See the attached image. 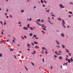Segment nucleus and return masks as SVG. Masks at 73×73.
Returning a JSON list of instances; mask_svg holds the SVG:
<instances>
[{
	"instance_id": "nucleus-1",
	"label": "nucleus",
	"mask_w": 73,
	"mask_h": 73,
	"mask_svg": "<svg viewBox=\"0 0 73 73\" xmlns=\"http://www.w3.org/2000/svg\"><path fill=\"white\" fill-rule=\"evenodd\" d=\"M42 29L44 31H46V29H45L46 28V26H44V24H42Z\"/></svg>"
},
{
	"instance_id": "nucleus-2",
	"label": "nucleus",
	"mask_w": 73,
	"mask_h": 73,
	"mask_svg": "<svg viewBox=\"0 0 73 73\" xmlns=\"http://www.w3.org/2000/svg\"><path fill=\"white\" fill-rule=\"evenodd\" d=\"M59 6L61 8H65V7L64 6H62V5L60 4L59 5Z\"/></svg>"
},
{
	"instance_id": "nucleus-3",
	"label": "nucleus",
	"mask_w": 73,
	"mask_h": 73,
	"mask_svg": "<svg viewBox=\"0 0 73 73\" xmlns=\"http://www.w3.org/2000/svg\"><path fill=\"white\" fill-rule=\"evenodd\" d=\"M63 57L62 56H60L58 57V58L59 59V60H62V59L63 58Z\"/></svg>"
},
{
	"instance_id": "nucleus-4",
	"label": "nucleus",
	"mask_w": 73,
	"mask_h": 73,
	"mask_svg": "<svg viewBox=\"0 0 73 73\" xmlns=\"http://www.w3.org/2000/svg\"><path fill=\"white\" fill-rule=\"evenodd\" d=\"M23 28L25 30H27L28 29V28L27 27H23Z\"/></svg>"
},
{
	"instance_id": "nucleus-5",
	"label": "nucleus",
	"mask_w": 73,
	"mask_h": 73,
	"mask_svg": "<svg viewBox=\"0 0 73 73\" xmlns=\"http://www.w3.org/2000/svg\"><path fill=\"white\" fill-rule=\"evenodd\" d=\"M61 35L62 37H64L65 36V35H64V33H61Z\"/></svg>"
},
{
	"instance_id": "nucleus-6",
	"label": "nucleus",
	"mask_w": 73,
	"mask_h": 73,
	"mask_svg": "<svg viewBox=\"0 0 73 73\" xmlns=\"http://www.w3.org/2000/svg\"><path fill=\"white\" fill-rule=\"evenodd\" d=\"M62 26L63 27H64V28H66V27L65 26V25H64V23H62Z\"/></svg>"
},
{
	"instance_id": "nucleus-7",
	"label": "nucleus",
	"mask_w": 73,
	"mask_h": 73,
	"mask_svg": "<svg viewBox=\"0 0 73 73\" xmlns=\"http://www.w3.org/2000/svg\"><path fill=\"white\" fill-rule=\"evenodd\" d=\"M34 48H38V49H39V47L37 46H35L34 47Z\"/></svg>"
},
{
	"instance_id": "nucleus-8",
	"label": "nucleus",
	"mask_w": 73,
	"mask_h": 73,
	"mask_svg": "<svg viewBox=\"0 0 73 73\" xmlns=\"http://www.w3.org/2000/svg\"><path fill=\"white\" fill-rule=\"evenodd\" d=\"M56 42L58 45H60V44L58 40H56Z\"/></svg>"
},
{
	"instance_id": "nucleus-9",
	"label": "nucleus",
	"mask_w": 73,
	"mask_h": 73,
	"mask_svg": "<svg viewBox=\"0 0 73 73\" xmlns=\"http://www.w3.org/2000/svg\"><path fill=\"white\" fill-rule=\"evenodd\" d=\"M65 50L66 52L67 53H69V50H68L66 48L65 49Z\"/></svg>"
},
{
	"instance_id": "nucleus-10",
	"label": "nucleus",
	"mask_w": 73,
	"mask_h": 73,
	"mask_svg": "<svg viewBox=\"0 0 73 73\" xmlns=\"http://www.w3.org/2000/svg\"><path fill=\"white\" fill-rule=\"evenodd\" d=\"M57 52V51H55L54 52V53H55V54H56V55H58V53Z\"/></svg>"
},
{
	"instance_id": "nucleus-11",
	"label": "nucleus",
	"mask_w": 73,
	"mask_h": 73,
	"mask_svg": "<svg viewBox=\"0 0 73 73\" xmlns=\"http://www.w3.org/2000/svg\"><path fill=\"white\" fill-rule=\"evenodd\" d=\"M57 20H59V21H61L62 20L60 18H58Z\"/></svg>"
},
{
	"instance_id": "nucleus-12",
	"label": "nucleus",
	"mask_w": 73,
	"mask_h": 73,
	"mask_svg": "<svg viewBox=\"0 0 73 73\" xmlns=\"http://www.w3.org/2000/svg\"><path fill=\"white\" fill-rule=\"evenodd\" d=\"M33 43L34 44H38V43L36 41L34 42Z\"/></svg>"
},
{
	"instance_id": "nucleus-13",
	"label": "nucleus",
	"mask_w": 73,
	"mask_h": 73,
	"mask_svg": "<svg viewBox=\"0 0 73 73\" xmlns=\"http://www.w3.org/2000/svg\"><path fill=\"white\" fill-rule=\"evenodd\" d=\"M29 36H33V34H32V33H30Z\"/></svg>"
},
{
	"instance_id": "nucleus-14",
	"label": "nucleus",
	"mask_w": 73,
	"mask_h": 73,
	"mask_svg": "<svg viewBox=\"0 0 73 73\" xmlns=\"http://www.w3.org/2000/svg\"><path fill=\"white\" fill-rule=\"evenodd\" d=\"M29 29H31V30H33V28H32L31 27H29Z\"/></svg>"
},
{
	"instance_id": "nucleus-15",
	"label": "nucleus",
	"mask_w": 73,
	"mask_h": 73,
	"mask_svg": "<svg viewBox=\"0 0 73 73\" xmlns=\"http://www.w3.org/2000/svg\"><path fill=\"white\" fill-rule=\"evenodd\" d=\"M62 48H65V46L64 45H62Z\"/></svg>"
},
{
	"instance_id": "nucleus-16",
	"label": "nucleus",
	"mask_w": 73,
	"mask_h": 73,
	"mask_svg": "<svg viewBox=\"0 0 73 73\" xmlns=\"http://www.w3.org/2000/svg\"><path fill=\"white\" fill-rule=\"evenodd\" d=\"M24 12V10L22 9L21 10V13H23V12Z\"/></svg>"
},
{
	"instance_id": "nucleus-17",
	"label": "nucleus",
	"mask_w": 73,
	"mask_h": 73,
	"mask_svg": "<svg viewBox=\"0 0 73 73\" xmlns=\"http://www.w3.org/2000/svg\"><path fill=\"white\" fill-rule=\"evenodd\" d=\"M70 60L71 61V62H73V59H72V58H70Z\"/></svg>"
},
{
	"instance_id": "nucleus-18",
	"label": "nucleus",
	"mask_w": 73,
	"mask_h": 73,
	"mask_svg": "<svg viewBox=\"0 0 73 73\" xmlns=\"http://www.w3.org/2000/svg\"><path fill=\"white\" fill-rule=\"evenodd\" d=\"M68 55L69 56H70H70H71V53H68Z\"/></svg>"
},
{
	"instance_id": "nucleus-19",
	"label": "nucleus",
	"mask_w": 73,
	"mask_h": 73,
	"mask_svg": "<svg viewBox=\"0 0 73 73\" xmlns=\"http://www.w3.org/2000/svg\"><path fill=\"white\" fill-rule=\"evenodd\" d=\"M68 63H70V59H68Z\"/></svg>"
},
{
	"instance_id": "nucleus-20",
	"label": "nucleus",
	"mask_w": 73,
	"mask_h": 73,
	"mask_svg": "<svg viewBox=\"0 0 73 73\" xmlns=\"http://www.w3.org/2000/svg\"><path fill=\"white\" fill-rule=\"evenodd\" d=\"M27 46L29 47V46H31V45L29 44V43H28V44H27Z\"/></svg>"
},
{
	"instance_id": "nucleus-21",
	"label": "nucleus",
	"mask_w": 73,
	"mask_h": 73,
	"mask_svg": "<svg viewBox=\"0 0 73 73\" xmlns=\"http://www.w3.org/2000/svg\"><path fill=\"white\" fill-rule=\"evenodd\" d=\"M44 34H45V32L44 31H41Z\"/></svg>"
},
{
	"instance_id": "nucleus-22",
	"label": "nucleus",
	"mask_w": 73,
	"mask_h": 73,
	"mask_svg": "<svg viewBox=\"0 0 73 73\" xmlns=\"http://www.w3.org/2000/svg\"><path fill=\"white\" fill-rule=\"evenodd\" d=\"M40 2L41 3H42V4H43V3H44V2L43 1V0H41L40 1Z\"/></svg>"
},
{
	"instance_id": "nucleus-23",
	"label": "nucleus",
	"mask_w": 73,
	"mask_h": 73,
	"mask_svg": "<svg viewBox=\"0 0 73 73\" xmlns=\"http://www.w3.org/2000/svg\"><path fill=\"white\" fill-rule=\"evenodd\" d=\"M9 49L11 50V51H12V52L13 51V50L11 48H9Z\"/></svg>"
},
{
	"instance_id": "nucleus-24",
	"label": "nucleus",
	"mask_w": 73,
	"mask_h": 73,
	"mask_svg": "<svg viewBox=\"0 0 73 73\" xmlns=\"http://www.w3.org/2000/svg\"><path fill=\"white\" fill-rule=\"evenodd\" d=\"M3 42H4V41H0V44H2V43H3Z\"/></svg>"
},
{
	"instance_id": "nucleus-25",
	"label": "nucleus",
	"mask_w": 73,
	"mask_h": 73,
	"mask_svg": "<svg viewBox=\"0 0 73 73\" xmlns=\"http://www.w3.org/2000/svg\"><path fill=\"white\" fill-rule=\"evenodd\" d=\"M69 3L70 4H71V5H73V3L72 2H70Z\"/></svg>"
},
{
	"instance_id": "nucleus-26",
	"label": "nucleus",
	"mask_w": 73,
	"mask_h": 73,
	"mask_svg": "<svg viewBox=\"0 0 73 73\" xmlns=\"http://www.w3.org/2000/svg\"><path fill=\"white\" fill-rule=\"evenodd\" d=\"M33 37H37V35H34L33 36Z\"/></svg>"
},
{
	"instance_id": "nucleus-27",
	"label": "nucleus",
	"mask_w": 73,
	"mask_h": 73,
	"mask_svg": "<svg viewBox=\"0 0 73 73\" xmlns=\"http://www.w3.org/2000/svg\"><path fill=\"white\" fill-rule=\"evenodd\" d=\"M3 55H2V54H1V53L0 54V57H2Z\"/></svg>"
},
{
	"instance_id": "nucleus-28",
	"label": "nucleus",
	"mask_w": 73,
	"mask_h": 73,
	"mask_svg": "<svg viewBox=\"0 0 73 73\" xmlns=\"http://www.w3.org/2000/svg\"><path fill=\"white\" fill-rule=\"evenodd\" d=\"M69 13L70 14H72V11H69Z\"/></svg>"
},
{
	"instance_id": "nucleus-29",
	"label": "nucleus",
	"mask_w": 73,
	"mask_h": 73,
	"mask_svg": "<svg viewBox=\"0 0 73 73\" xmlns=\"http://www.w3.org/2000/svg\"><path fill=\"white\" fill-rule=\"evenodd\" d=\"M58 54V56H61V54H60L59 52Z\"/></svg>"
},
{
	"instance_id": "nucleus-30",
	"label": "nucleus",
	"mask_w": 73,
	"mask_h": 73,
	"mask_svg": "<svg viewBox=\"0 0 73 73\" xmlns=\"http://www.w3.org/2000/svg\"><path fill=\"white\" fill-rule=\"evenodd\" d=\"M27 27L29 28V23H28L27 25Z\"/></svg>"
},
{
	"instance_id": "nucleus-31",
	"label": "nucleus",
	"mask_w": 73,
	"mask_h": 73,
	"mask_svg": "<svg viewBox=\"0 0 73 73\" xmlns=\"http://www.w3.org/2000/svg\"><path fill=\"white\" fill-rule=\"evenodd\" d=\"M54 57L55 58H57V55H54Z\"/></svg>"
},
{
	"instance_id": "nucleus-32",
	"label": "nucleus",
	"mask_w": 73,
	"mask_h": 73,
	"mask_svg": "<svg viewBox=\"0 0 73 73\" xmlns=\"http://www.w3.org/2000/svg\"><path fill=\"white\" fill-rule=\"evenodd\" d=\"M37 21H38L39 22H40V19H37Z\"/></svg>"
},
{
	"instance_id": "nucleus-33",
	"label": "nucleus",
	"mask_w": 73,
	"mask_h": 73,
	"mask_svg": "<svg viewBox=\"0 0 73 73\" xmlns=\"http://www.w3.org/2000/svg\"><path fill=\"white\" fill-rule=\"evenodd\" d=\"M62 23H63V24H65V21H64V20H62Z\"/></svg>"
},
{
	"instance_id": "nucleus-34",
	"label": "nucleus",
	"mask_w": 73,
	"mask_h": 73,
	"mask_svg": "<svg viewBox=\"0 0 73 73\" xmlns=\"http://www.w3.org/2000/svg\"><path fill=\"white\" fill-rule=\"evenodd\" d=\"M56 46V47H57L58 48H60V46H58V45H57Z\"/></svg>"
},
{
	"instance_id": "nucleus-35",
	"label": "nucleus",
	"mask_w": 73,
	"mask_h": 73,
	"mask_svg": "<svg viewBox=\"0 0 73 73\" xmlns=\"http://www.w3.org/2000/svg\"><path fill=\"white\" fill-rule=\"evenodd\" d=\"M42 60L43 62H45V61L44 60V58H42Z\"/></svg>"
},
{
	"instance_id": "nucleus-36",
	"label": "nucleus",
	"mask_w": 73,
	"mask_h": 73,
	"mask_svg": "<svg viewBox=\"0 0 73 73\" xmlns=\"http://www.w3.org/2000/svg\"><path fill=\"white\" fill-rule=\"evenodd\" d=\"M47 21H48V23H50V20H47Z\"/></svg>"
},
{
	"instance_id": "nucleus-37",
	"label": "nucleus",
	"mask_w": 73,
	"mask_h": 73,
	"mask_svg": "<svg viewBox=\"0 0 73 73\" xmlns=\"http://www.w3.org/2000/svg\"><path fill=\"white\" fill-rule=\"evenodd\" d=\"M25 69H26V70H28V69L26 67V66H25Z\"/></svg>"
},
{
	"instance_id": "nucleus-38",
	"label": "nucleus",
	"mask_w": 73,
	"mask_h": 73,
	"mask_svg": "<svg viewBox=\"0 0 73 73\" xmlns=\"http://www.w3.org/2000/svg\"><path fill=\"white\" fill-rule=\"evenodd\" d=\"M42 49H43L44 50H45V48L44 47H43L42 48Z\"/></svg>"
},
{
	"instance_id": "nucleus-39",
	"label": "nucleus",
	"mask_w": 73,
	"mask_h": 73,
	"mask_svg": "<svg viewBox=\"0 0 73 73\" xmlns=\"http://www.w3.org/2000/svg\"><path fill=\"white\" fill-rule=\"evenodd\" d=\"M0 23L2 24V25H3V22L1 21H0Z\"/></svg>"
},
{
	"instance_id": "nucleus-40",
	"label": "nucleus",
	"mask_w": 73,
	"mask_h": 73,
	"mask_svg": "<svg viewBox=\"0 0 73 73\" xmlns=\"http://www.w3.org/2000/svg\"><path fill=\"white\" fill-rule=\"evenodd\" d=\"M45 53H46V54H48V52H47V51H45Z\"/></svg>"
},
{
	"instance_id": "nucleus-41",
	"label": "nucleus",
	"mask_w": 73,
	"mask_h": 73,
	"mask_svg": "<svg viewBox=\"0 0 73 73\" xmlns=\"http://www.w3.org/2000/svg\"><path fill=\"white\" fill-rule=\"evenodd\" d=\"M58 51L59 52V53H62V52L61 51L58 50Z\"/></svg>"
},
{
	"instance_id": "nucleus-42",
	"label": "nucleus",
	"mask_w": 73,
	"mask_h": 73,
	"mask_svg": "<svg viewBox=\"0 0 73 73\" xmlns=\"http://www.w3.org/2000/svg\"><path fill=\"white\" fill-rule=\"evenodd\" d=\"M51 16L53 17H55V15H51Z\"/></svg>"
},
{
	"instance_id": "nucleus-43",
	"label": "nucleus",
	"mask_w": 73,
	"mask_h": 73,
	"mask_svg": "<svg viewBox=\"0 0 73 73\" xmlns=\"http://www.w3.org/2000/svg\"><path fill=\"white\" fill-rule=\"evenodd\" d=\"M42 6L43 7H45V5L44 4H42Z\"/></svg>"
},
{
	"instance_id": "nucleus-44",
	"label": "nucleus",
	"mask_w": 73,
	"mask_h": 73,
	"mask_svg": "<svg viewBox=\"0 0 73 73\" xmlns=\"http://www.w3.org/2000/svg\"><path fill=\"white\" fill-rule=\"evenodd\" d=\"M13 43H15V41L14 39L13 40Z\"/></svg>"
},
{
	"instance_id": "nucleus-45",
	"label": "nucleus",
	"mask_w": 73,
	"mask_h": 73,
	"mask_svg": "<svg viewBox=\"0 0 73 73\" xmlns=\"http://www.w3.org/2000/svg\"><path fill=\"white\" fill-rule=\"evenodd\" d=\"M65 58H66L65 60H66V61H68V58H66V57H65Z\"/></svg>"
},
{
	"instance_id": "nucleus-46",
	"label": "nucleus",
	"mask_w": 73,
	"mask_h": 73,
	"mask_svg": "<svg viewBox=\"0 0 73 73\" xmlns=\"http://www.w3.org/2000/svg\"><path fill=\"white\" fill-rule=\"evenodd\" d=\"M32 45H33V46H35V44L33 43H31Z\"/></svg>"
},
{
	"instance_id": "nucleus-47",
	"label": "nucleus",
	"mask_w": 73,
	"mask_h": 73,
	"mask_svg": "<svg viewBox=\"0 0 73 73\" xmlns=\"http://www.w3.org/2000/svg\"><path fill=\"white\" fill-rule=\"evenodd\" d=\"M9 16L11 18H12V15H10Z\"/></svg>"
},
{
	"instance_id": "nucleus-48",
	"label": "nucleus",
	"mask_w": 73,
	"mask_h": 73,
	"mask_svg": "<svg viewBox=\"0 0 73 73\" xmlns=\"http://www.w3.org/2000/svg\"><path fill=\"white\" fill-rule=\"evenodd\" d=\"M24 37H25V38H27V36H26L24 35Z\"/></svg>"
},
{
	"instance_id": "nucleus-49",
	"label": "nucleus",
	"mask_w": 73,
	"mask_h": 73,
	"mask_svg": "<svg viewBox=\"0 0 73 73\" xmlns=\"http://www.w3.org/2000/svg\"><path fill=\"white\" fill-rule=\"evenodd\" d=\"M18 23L19 24H21V23L20 22H18Z\"/></svg>"
},
{
	"instance_id": "nucleus-50",
	"label": "nucleus",
	"mask_w": 73,
	"mask_h": 73,
	"mask_svg": "<svg viewBox=\"0 0 73 73\" xmlns=\"http://www.w3.org/2000/svg\"><path fill=\"white\" fill-rule=\"evenodd\" d=\"M44 3H46V1L45 0L44 1Z\"/></svg>"
},
{
	"instance_id": "nucleus-51",
	"label": "nucleus",
	"mask_w": 73,
	"mask_h": 73,
	"mask_svg": "<svg viewBox=\"0 0 73 73\" xmlns=\"http://www.w3.org/2000/svg\"><path fill=\"white\" fill-rule=\"evenodd\" d=\"M41 21L42 22V23L44 22V20H43V19H42Z\"/></svg>"
},
{
	"instance_id": "nucleus-52",
	"label": "nucleus",
	"mask_w": 73,
	"mask_h": 73,
	"mask_svg": "<svg viewBox=\"0 0 73 73\" xmlns=\"http://www.w3.org/2000/svg\"><path fill=\"white\" fill-rule=\"evenodd\" d=\"M46 12H47L48 13H49V11L48 10H46Z\"/></svg>"
},
{
	"instance_id": "nucleus-53",
	"label": "nucleus",
	"mask_w": 73,
	"mask_h": 73,
	"mask_svg": "<svg viewBox=\"0 0 73 73\" xmlns=\"http://www.w3.org/2000/svg\"><path fill=\"white\" fill-rule=\"evenodd\" d=\"M66 65V63H64L63 64V66H64V65Z\"/></svg>"
},
{
	"instance_id": "nucleus-54",
	"label": "nucleus",
	"mask_w": 73,
	"mask_h": 73,
	"mask_svg": "<svg viewBox=\"0 0 73 73\" xmlns=\"http://www.w3.org/2000/svg\"><path fill=\"white\" fill-rule=\"evenodd\" d=\"M35 39H38V38L37 37H35Z\"/></svg>"
},
{
	"instance_id": "nucleus-55",
	"label": "nucleus",
	"mask_w": 73,
	"mask_h": 73,
	"mask_svg": "<svg viewBox=\"0 0 73 73\" xmlns=\"http://www.w3.org/2000/svg\"><path fill=\"white\" fill-rule=\"evenodd\" d=\"M6 22H5L4 23V25H6Z\"/></svg>"
},
{
	"instance_id": "nucleus-56",
	"label": "nucleus",
	"mask_w": 73,
	"mask_h": 73,
	"mask_svg": "<svg viewBox=\"0 0 73 73\" xmlns=\"http://www.w3.org/2000/svg\"><path fill=\"white\" fill-rule=\"evenodd\" d=\"M31 54H35L34 52H32Z\"/></svg>"
},
{
	"instance_id": "nucleus-57",
	"label": "nucleus",
	"mask_w": 73,
	"mask_h": 73,
	"mask_svg": "<svg viewBox=\"0 0 73 73\" xmlns=\"http://www.w3.org/2000/svg\"><path fill=\"white\" fill-rule=\"evenodd\" d=\"M29 20L30 21H31V20H32V19H31V18H30Z\"/></svg>"
},
{
	"instance_id": "nucleus-58",
	"label": "nucleus",
	"mask_w": 73,
	"mask_h": 73,
	"mask_svg": "<svg viewBox=\"0 0 73 73\" xmlns=\"http://www.w3.org/2000/svg\"><path fill=\"white\" fill-rule=\"evenodd\" d=\"M32 65H33V66H34V65H35V64H34V63H32Z\"/></svg>"
},
{
	"instance_id": "nucleus-59",
	"label": "nucleus",
	"mask_w": 73,
	"mask_h": 73,
	"mask_svg": "<svg viewBox=\"0 0 73 73\" xmlns=\"http://www.w3.org/2000/svg\"><path fill=\"white\" fill-rule=\"evenodd\" d=\"M50 69H53V67H52V66H51Z\"/></svg>"
},
{
	"instance_id": "nucleus-60",
	"label": "nucleus",
	"mask_w": 73,
	"mask_h": 73,
	"mask_svg": "<svg viewBox=\"0 0 73 73\" xmlns=\"http://www.w3.org/2000/svg\"><path fill=\"white\" fill-rule=\"evenodd\" d=\"M56 32H60V31H59L58 30H56Z\"/></svg>"
},
{
	"instance_id": "nucleus-61",
	"label": "nucleus",
	"mask_w": 73,
	"mask_h": 73,
	"mask_svg": "<svg viewBox=\"0 0 73 73\" xmlns=\"http://www.w3.org/2000/svg\"><path fill=\"white\" fill-rule=\"evenodd\" d=\"M6 17H7V19H8V18H9V17L8 16H6Z\"/></svg>"
},
{
	"instance_id": "nucleus-62",
	"label": "nucleus",
	"mask_w": 73,
	"mask_h": 73,
	"mask_svg": "<svg viewBox=\"0 0 73 73\" xmlns=\"http://www.w3.org/2000/svg\"><path fill=\"white\" fill-rule=\"evenodd\" d=\"M1 34L2 35H3V31H1Z\"/></svg>"
},
{
	"instance_id": "nucleus-63",
	"label": "nucleus",
	"mask_w": 73,
	"mask_h": 73,
	"mask_svg": "<svg viewBox=\"0 0 73 73\" xmlns=\"http://www.w3.org/2000/svg\"><path fill=\"white\" fill-rule=\"evenodd\" d=\"M14 57L15 58H16V56L14 55Z\"/></svg>"
},
{
	"instance_id": "nucleus-64",
	"label": "nucleus",
	"mask_w": 73,
	"mask_h": 73,
	"mask_svg": "<svg viewBox=\"0 0 73 73\" xmlns=\"http://www.w3.org/2000/svg\"><path fill=\"white\" fill-rule=\"evenodd\" d=\"M33 52L34 53H36V51H34Z\"/></svg>"
}]
</instances>
